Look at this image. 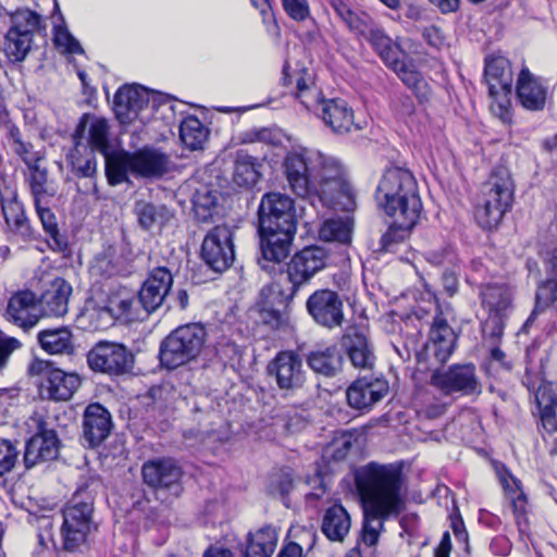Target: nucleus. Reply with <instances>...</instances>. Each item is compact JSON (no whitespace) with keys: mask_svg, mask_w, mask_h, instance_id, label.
<instances>
[{"mask_svg":"<svg viewBox=\"0 0 557 557\" xmlns=\"http://www.w3.org/2000/svg\"><path fill=\"white\" fill-rule=\"evenodd\" d=\"M258 166L257 158L244 150H239L236 154L234 168L235 182L242 186L255 184L259 178Z\"/></svg>","mask_w":557,"mask_h":557,"instance_id":"nucleus-49","label":"nucleus"},{"mask_svg":"<svg viewBox=\"0 0 557 557\" xmlns=\"http://www.w3.org/2000/svg\"><path fill=\"white\" fill-rule=\"evenodd\" d=\"M72 287L62 278H55L39 299L40 310L45 315L63 317L69 310Z\"/></svg>","mask_w":557,"mask_h":557,"instance_id":"nucleus-34","label":"nucleus"},{"mask_svg":"<svg viewBox=\"0 0 557 557\" xmlns=\"http://www.w3.org/2000/svg\"><path fill=\"white\" fill-rule=\"evenodd\" d=\"M516 94L519 103L529 111H542L547 99V87L534 76L528 67H523L517 79Z\"/></svg>","mask_w":557,"mask_h":557,"instance_id":"nucleus-29","label":"nucleus"},{"mask_svg":"<svg viewBox=\"0 0 557 557\" xmlns=\"http://www.w3.org/2000/svg\"><path fill=\"white\" fill-rule=\"evenodd\" d=\"M2 213L10 232L20 236L23 240L33 238V230L25 215L24 206L17 200V195L12 193L8 198L2 197Z\"/></svg>","mask_w":557,"mask_h":557,"instance_id":"nucleus-36","label":"nucleus"},{"mask_svg":"<svg viewBox=\"0 0 557 557\" xmlns=\"http://www.w3.org/2000/svg\"><path fill=\"white\" fill-rule=\"evenodd\" d=\"M259 231H296L294 201L281 193L265 194L258 209Z\"/></svg>","mask_w":557,"mask_h":557,"instance_id":"nucleus-13","label":"nucleus"},{"mask_svg":"<svg viewBox=\"0 0 557 557\" xmlns=\"http://www.w3.org/2000/svg\"><path fill=\"white\" fill-rule=\"evenodd\" d=\"M357 436L354 432H342L337 434L331 443L323 449V457L329 460H343L356 442Z\"/></svg>","mask_w":557,"mask_h":557,"instance_id":"nucleus-54","label":"nucleus"},{"mask_svg":"<svg viewBox=\"0 0 557 557\" xmlns=\"http://www.w3.org/2000/svg\"><path fill=\"white\" fill-rule=\"evenodd\" d=\"M92 513L94 504L89 498H84L82 491L64 507L61 535L66 550L74 552L86 543L88 534L95 528Z\"/></svg>","mask_w":557,"mask_h":557,"instance_id":"nucleus-10","label":"nucleus"},{"mask_svg":"<svg viewBox=\"0 0 557 557\" xmlns=\"http://www.w3.org/2000/svg\"><path fill=\"white\" fill-rule=\"evenodd\" d=\"M148 92L138 85H125L114 96V112L122 124H128L138 117L148 106Z\"/></svg>","mask_w":557,"mask_h":557,"instance_id":"nucleus-27","label":"nucleus"},{"mask_svg":"<svg viewBox=\"0 0 557 557\" xmlns=\"http://www.w3.org/2000/svg\"><path fill=\"white\" fill-rule=\"evenodd\" d=\"M17 458V450L11 442L2 440L0 441V476L10 472Z\"/></svg>","mask_w":557,"mask_h":557,"instance_id":"nucleus-60","label":"nucleus"},{"mask_svg":"<svg viewBox=\"0 0 557 557\" xmlns=\"http://www.w3.org/2000/svg\"><path fill=\"white\" fill-rule=\"evenodd\" d=\"M457 335L447 321L436 315L429 332V337L418 352L419 362L429 364L445 363L454 352Z\"/></svg>","mask_w":557,"mask_h":557,"instance_id":"nucleus-18","label":"nucleus"},{"mask_svg":"<svg viewBox=\"0 0 557 557\" xmlns=\"http://www.w3.org/2000/svg\"><path fill=\"white\" fill-rule=\"evenodd\" d=\"M26 183L33 196L34 202L50 200L55 195V189L49 181L48 169L42 163L28 166Z\"/></svg>","mask_w":557,"mask_h":557,"instance_id":"nucleus-43","label":"nucleus"},{"mask_svg":"<svg viewBox=\"0 0 557 557\" xmlns=\"http://www.w3.org/2000/svg\"><path fill=\"white\" fill-rule=\"evenodd\" d=\"M389 227L383 234L381 238L382 249L385 251H393L394 246L403 240H405L410 234L411 230L418 223V221H413L411 224L407 225V223H403L398 221L397 216H388Z\"/></svg>","mask_w":557,"mask_h":557,"instance_id":"nucleus-53","label":"nucleus"},{"mask_svg":"<svg viewBox=\"0 0 557 557\" xmlns=\"http://www.w3.org/2000/svg\"><path fill=\"white\" fill-rule=\"evenodd\" d=\"M208 136L209 129L198 117L189 115L182 121L180 126V138L190 150L203 149Z\"/></svg>","mask_w":557,"mask_h":557,"instance_id":"nucleus-46","label":"nucleus"},{"mask_svg":"<svg viewBox=\"0 0 557 557\" xmlns=\"http://www.w3.org/2000/svg\"><path fill=\"white\" fill-rule=\"evenodd\" d=\"M175 168L171 157L159 148L146 146L134 152L119 151L107 157V180L112 186L128 181L127 174L137 178L156 181Z\"/></svg>","mask_w":557,"mask_h":557,"instance_id":"nucleus-3","label":"nucleus"},{"mask_svg":"<svg viewBox=\"0 0 557 557\" xmlns=\"http://www.w3.org/2000/svg\"><path fill=\"white\" fill-rule=\"evenodd\" d=\"M321 152L306 147H295L284 158V174L292 191L300 198L313 200L317 195L314 165Z\"/></svg>","mask_w":557,"mask_h":557,"instance_id":"nucleus-9","label":"nucleus"},{"mask_svg":"<svg viewBox=\"0 0 557 557\" xmlns=\"http://www.w3.org/2000/svg\"><path fill=\"white\" fill-rule=\"evenodd\" d=\"M40 347L50 355H71L74 352L73 334L69 327L46 329L38 333Z\"/></svg>","mask_w":557,"mask_h":557,"instance_id":"nucleus-40","label":"nucleus"},{"mask_svg":"<svg viewBox=\"0 0 557 557\" xmlns=\"http://www.w3.org/2000/svg\"><path fill=\"white\" fill-rule=\"evenodd\" d=\"M53 40L59 49H62L67 53H84L78 40L70 33V30L62 25L54 26L53 28Z\"/></svg>","mask_w":557,"mask_h":557,"instance_id":"nucleus-56","label":"nucleus"},{"mask_svg":"<svg viewBox=\"0 0 557 557\" xmlns=\"http://www.w3.org/2000/svg\"><path fill=\"white\" fill-rule=\"evenodd\" d=\"M312 111L333 133L346 134L355 127V115L346 100L321 97Z\"/></svg>","mask_w":557,"mask_h":557,"instance_id":"nucleus-23","label":"nucleus"},{"mask_svg":"<svg viewBox=\"0 0 557 557\" xmlns=\"http://www.w3.org/2000/svg\"><path fill=\"white\" fill-rule=\"evenodd\" d=\"M497 475L505 491L506 496L509 498L511 503L518 529L520 532H523V524H525L528 498L522 490V484L520 480L513 476L509 472V470L504 466L497 468Z\"/></svg>","mask_w":557,"mask_h":557,"instance_id":"nucleus-33","label":"nucleus"},{"mask_svg":"<svg viewBox=\"0 0 557 557\" xmlns=\"http://www.w3.org/2000/svg\"><path fill=\"white\" fill-rule=\"evenodd\" d=\"M193 206L195 216L200 222H206L212 216L215 206L218 203L216 191L207 186H201L196 189L193 196Z\"/></svg>","mask_w":557,"mask_h":557,"instance_id":"nucleus-51","label":"nucleus"},{"mask_svg":"<svg viewBox=\"0 0 557 557\" xmlns=\"http://www.w3.org/2000/svg\"><path fill=\"white\" fill-rule=\"evenodd\" d=\"M320 234L325 240L348 243L351 237V226L349 221L330 219L323 223Z\"/></svg>","mask_w":557,"mask_h":557,"instance_id":"nucleus-55","label":"nucleus"},{"mask_svg":"<svg viewBox=\"0 0 557 557\" xmlns=\"http://www.w3.org/2000/svg\"><path fill=\"white\" fill-rule=\"evenodd\" d=\"M135 297L126 288H119L112 292L107 300V305L99 310V314L104 319L103 325L111 324L113 320L131 321L135 318L133 306Z\"/></svg>","mask_w":557,"mask_h":557,"instance_id":"nucleus-35","label":"nucleus"},{"mask_svg":"<svg viewBox=\"0 0 557 557\" xmlns=\"http://www.w3.org/2000/svg\"><path fill=\"white\" fill-rule=\"evenodd\" d=\"M92 272L104 277H110L119 273L117 263L110 252H106L96 258L92 265Z\"/></svg>","mask_w":557,"mask_h":557,"instance_id":"nucleus-61","label":"nucleus"},{"mask_svg":"<svg viewBox=\"0 0 557 557\" xmlns=\"http://www.w3.org/2000/svg\"><path fill=\"white\" fill-rule=\"evenodd\" d=\"M49 200L34 202L37 215L46 232L49 246L58 251H64L67 247L66 238L60 234L57 218L48 207Z\"/></svg>","mask_w":557,"mask_h":557,"instance_id":"nucleus-45","label":"nucleus"},{"mask_svg":"<svg viewBox=\"0 0 557 557\" xmlns=\"http://www.w3.org/2000/svg\"><path fill=\"white\" fill-rule=\"evenodd\" d=\"M267 374L275 389L283 396L300 391L307 382V371L301 356L295 350L278 351L267 366Z\"/></svg>","mask_w":557,"mask_h":557,"instance_id":"nucleus-12","label":"nucleus"},{"mask_svg":"<svg viewBox=\"0 0 557 557\" xmlns=\"http://www.w3.org/2000/svg\"><path fill=\"white\" fill-rule=\"evenodd\" d=\"M546 280L539 287L536 294V306L543 302L547 306L557 300V248L545 259Z\"/></svg>","mask_w":557,"mask_h":557,"instance_id":"nucleus-48","label":"nucleus"},{"mask_svg":"<svg viewBox=\"0 0 557 557\" xmlns=\"http://www.w3.org/2000/svg\"><path fill=\"white\" fill-rule=\"evenodd\" d=\"M87 362L94 371L122 374L132 369L134 356L122 344L99 342L87 354Z\"/></svg>","mask_w":557,"mask_h":557,"instance_id":"nucleus-19","label":"nucleus"},{"mask_svg":"<svg viewBox=\"0 0 557 557\" xmlns=\"http://www.w3.org/2000/svg\"><path fill=\"white\" fill-rule=\"evenodd\" d=\"M207 337L206 329L198 323L178 326L161 343L159 359L168 369H176L195 360L202 350Z\"/></svg>","mask_w":557,"mask_h":557,"instance_id":"nucleus-6","label":"nucleus"},{"mask_svg":"<svg viewBox=\"0 0 557 557\" xmlns=\"http://www.w3.org/2000/svg\"><path fill=\"white\" fill-rule=\"evenodd\" d=\"M535 399L544 428L550 431H556L557 424L555 412L557 408V391L555 384L550 382H542L536 388Z\"/></svg>","mask_w":557,"mask_h":557,"instance_id":"nucleus-42","label":"nucleus"},{"mask_svg":"<svg viewBox=\"0 0 557 557\" xmlns=\"http://www.w3.org/2000/svg\"><path fill=\"white\" fill-rule=\"evenodd\" d=\"M375 200L387 216H397L407 225L420 218L422 202L416 178L408 170H386L377 185Z\"/></svg>","mask_w":557,"mask_h":557,"instance_id":"nucleus-2","label":"nucleus"},{"mask_svg":"<svg viewBox=\"0 0 557 557\" xmlns=\"http://www.w3.org/2000/svg\"><path fill=\"white\" fill-rule=\"evenodd\" d=\"M366 39L387 66L395 64L400 57L405 55L400 47L377 26L373 28Z\"/></svg>","mask_w":557,"mask_h":557,"instance_id":"nucleus-47","label":"nucleus"},{"mask_svg":"<svg viewBox=\"0 0 557 557\" xmlns=\"http://www.w3.org/2000/svg\"><path fill=\"white\" fill-rule=\"evenodd\" d=\"M351 527L350 516L342 505H333L326 509L322 532L332 542H343Z\"/></svg>","mask_w":557,"mask_h":557,"instance_id":"nucleus-39","label":"nucleus"},{"mask_svg":"<svg viewBox=\"0 0 557 557\" xmlns=\"http://www.w3.org/2000/svg\"><path fill=\"white\" fill-rule=\"evenodd\" d=\"M286 14L297 22H302L310 15L308 0H281Z\"/></svg>","mask_w":557,"mask_h":557,"instance_id":"nucleus-59","label":"nucleus"},{"mask_svg":"<svg viewBox=\"0 0 557 557\" xmlns=\"http://www.w3.org/2000/svg\"><path fill=\"white\" fill-rule=\"evenodd\" d=\"M72 166L79 177H91L96 173V160L92 156L86 158L73 156Z\"/></svg>","mask_w":557,"mask_h":557,"instance_id":"nucleus-62","label":"nucleus"},{"mask_svg":"<svg viewBox=\"0 0 557 557\" xmlns=\"http://www.w3.org/2000/svg\"><path fill=\"white\" fill-rule=\"evenodd\" d=\"M134 212L140 227L147 231L164 225L172 218L171 211L164 205H156L146 200L136 201Z\"/></svg>","mask_w":557,"mask_h":557,"instance_id":"nucleus-44","label":"nucleus"},{"mask_svg":"<svg viewBox=\"0 0 557 557\" xmlns=\"http://www.w3.org/2000/svg\"><path fill=\"white\" fill-rule=\"evenodd\" d=\"M389 389L383 377L364 376L356 380L346 391L348 405L355 409H370L381 401Z\"/></svg>","mask_w":557,"mask_h":557,"instance_id":"nucleus-25","label":"nucleus"},{"mask_svg":"<svg viewBox=\"0 0 557 557\" xmlns=\"http://www.w3.org/2000/svg\"><path fill=\"white\" fill-rule=\"evenodd\" d=\"M431 384L446 395L460 393L465 396L479 395L481 382L473 363L453 364L437 369L431 375Z\"/></svg>","mask_w":557,"mask_h":557,"instance_id":"nucleus-16","label":"nucleus"},{"mask_svg":"<svg viewBox=\"0 0 557 557\" xmlns=\"http://www.w3.org/2000/svg\"><path fill=\"white\" fill-rule=\"evenodd\" d=\"M33 374H42L40 395L53 401H67L77 392L82 380L75 372H66L53 368L45 361H36L30 366Z\"/></svg>","mask_w":557,"mask_h":557,"instance_id":"nucleus-14","label":"nucleus"},{"mask_svg":"<svg viewBox=\"0 0 557 557\" xmlns=\"http://www.w3.org/2000/svg\"><path fill=\"white\" fill-rule=\"evenodd\" d=\"M247 140L264 143L276 147L283 145L285 135L278 128H261L247 134Z\"/></svg>","mask_w":557,"mask_h":557,"instance_id":"nucleus-58","label":"nucleus"},{"mask_svg":"<svg viewBox=\"0 0 557 557\" xmlns=\"http://www.w3.org/2000/svg\"><path fill=\"white\" fill-rule=\"evenodd\" d=\"M289 66L285 64L283 69V84L285 86L295 85V96L300 103L310 111L317 107L319 99L322 97L321 91L315 87L313 78L307 69H300L293 74L288 72Z\"/></svg>","mask_w":557,"mask_h":557,"instance_id":"nucleus-32","label":"nucleus"},{"mask_svg":"<svg viewBox=\"0 0 557 557\" xmlns=\"http://www.w3.org/2000/svg\"><path fill=\"white\" fill-rule=\"evenodd\" d=\"M307 364L317 374L334 377L342 371L343 356L338 348L332 345L310 351Z\"/></svg>","mask_w":557,"mask_h":557,"instance_id":"nucleus-38","label":"nucleus"},{"mask_svg":"<svg viewBox=\"0 0 557 557\" xmlns=\"http://www.w3.org/2000/svg\"><path fill=\"white\" fill-rule=\"evenodd\" d=\"M480 297L482 308L487 312V318L482 324L483 337L492 345H496L513 309L512 292L507 284L488 283L481 286Z\"/></svg>","mask_w":557,"mask_h":557,"instance_id":"nucleus-7","label":"nucleus"},{"mask_svg":"<svg viewBox=\"0 0 557 557\" xmlns=\"http://www.w3.org/2000/svg\"><path fill=\"white\" fill-rule=\"evenodd\" d=\"M341 346L350 364L357 370H372L376 356L373 345L363 331L357 326H349L342 339Z\"/></svg>","mask_w":557,"mask_h":557,"instance_id":"nucleus-22","label":"nucleus"},{"mask_svg":"<svg viewBox=\"0 0 557 557\" xmlns=\"http://www.w3.org/2000/svg\"><path fill=\"white\" fill-rule=\"evenodd\" d=\"M234 230L218 225L210 230L201 245V258L215 272L227 270L235 260Z\"/></svg>","mask_w":557,"mask_h":557,"instance_id":"nucleus-17","label":"nucleus"},{"mask_svg":"<svg viewBox=\"0 0 557 557\" xmlns=\"http://www.w3.org/2000/svg\"><path fill=\"white\" fill-rule=\"evenodd\" d=\"M10 141L12 150L22 159L27 168L44 162V153L35 150L30 143L24 141L17 128L10 131Z\"/></svg>","mask_w":557,"mask_h":557,"instance_id":"nucleus-52","label":"nucleus"},{"mask_svg":"<svg viewBox=\"0 0 557 557\" xmlns=\"http://www.w3.org/2000/svg\"><path fill=\"white\" fill-rule=\"evenodd\" d=\"M145 483L157 491L169 490L173 496L181 493L182 470L172 459H156L143 466Z\"/></svg>","mask_w":557,"mask_h":557,"instance_id":"nucleus-24","label":"nucleus"},{"mask_svg":"<svg viewBox=\"0 0 557 557\" xmlns=\"http://www.w3.org/2000/svg\"><path fill=\"white\" fill-rule=\"evenodd\" d=\"M314 171L317 195L313 196V200L319 199L325 207L334 210L352 211L356 207L355 193L341 162L321 152Z\"/></svg>","mask_w":557,"mask_h":557,"instance_id":"nucleus-4","label":"nucleus"},{"mask_svg":"<svg viewBox=\"0 0 557 557\" xmlns=\"http://www.w3.org/2000/svg\"><path fill=\"white\" fill-rule=\"evenodd\" d=\"M5 318L24 330L36 325L40 315L35 294L29 290L14 294L8 301Z\"/></svg>","mask_w":557,"mask_h":557,"instance_id":"nucleus-30","label":"nucleus"},{"mask_svg":"<svg viewBox=\"0 0 557 557\" xmlns=\"http://www.w3.org/2000/svg\"><path fill=\"white\" fill-rule=\"evenodd\" d=\"M306 307L312 319L324 327L334 329L344 322V305L334 290H315L307 299Z\"/></svg>","mask_w":557,"mask_h":557,"instance_id":"nucleus-21","label":"nucleus"},{"mask_svg":"<svg viewBox=\"0 0 557 557\" xmlns=\"http://www.w3.org/2000/svg\"><path fill=\"white\" fill-rule=\"evenodd\" d=\"M356 484L363 502L362 540L373 546L384 529V521L405 509L403 471L396 463L370 462L356 473Z\"/></svg>","mask_w":557,"mask_h":557,"instance_id":"nucleus-1","label":"nucleus"},{"mask_svg":"<svg viewBox=\"0 0 557 557\" xmlns=\"http://www.w3.org/2000/svg\"><path fill=\"white\" fill-rule=\"evenodd\" d=\"M330 255L324 247L308 246L296 252L287 263L286 274L290 283V295L294 296L312 277L322 271L329 261Z\"/></svg>","mask_w":557,"mask_h":557,"instance_id":"nucleus-15","label":"nucleus"},{"mask_svg":"<svg viewBox=\"0 0 557 557\" xmlns=\"http://www.w3.org/2000/svg\"><path fill=\"white\" fill-rule=\"evenodd\" d=\"M513 183L509 171L496 169L483 184L475 208V219L481 227L491 230L499 224L504 214L511 207Z\"/></svg>","mask_w":557,"mask_h":557,"instance_id":"nucleus-5","label":"nucleus"},{"mask_svg":"<svg viewBox=\"0 0 557 557\" xmlns=\"http://www.w3.org/2000/svg\"><path fill=\"white\" fill-rule=\"evenodd\" d=\"M111 428V416L103 406L91 404L86 408L83 421V440L88 447L99 446L109 436Z\"/></svg>","mask_w":557,"mask_h":557,"instance_id":"nucleus-28","label":"nucleus"},{"mask_svg":"<svg viewBox=\"0 0 557 557\" xmlns=\"http://www.w3.org/2000/svg\"><path fill=\"white\" fill-rule=\"evenodd\" d=\"M394 108L400 116H410L414 113V103L409 96H399L394 103Z\"/></svg>","mask_w":557,"mask_h":557,"instance_id":"nucleus-64","label":"nucleus"},{"mask_svg":"<svg viewBox=\"0 0 557 557\" xmlns=\"http://www.w3.org/2000/svg\"><path fill=\"white\" fill-rule=\"evenodd\" d=\"M42 18L28 9H21L11 15V26L3 42V52L10 62L26 59L33 45L34 35L42 28Z\"/></svg>","mask_w":557,"mask_h":557,"instance_id":"nucleus-11","label":"nucleus"},{"mask_svg":"<svg viewBox=\"0 0 557 557\" xmlns=\"http://www.w3.org/2000/svg\"><path fill=\"white\" fill-rule=\"evenodd\" d=\"M392 69L405 85L414 90L418 97L428 96V85L419 72L411 64H407L404 57H400L395 64L388 66Z\"/></svg>","mask_w":557,"mask_h":557,"instance_id":"nucleus-50","label":"nucleus"},{"mask_svg":"<svg viewBox=\"0 0 557 557\" xmlns=\"http://www.w3.org/2000/svg\"><path fill=\"white\" fill-rule=\"evenodd\" d=\"M172 284V273L164 267L156 268L149 273L138 293V299L148 313L162 305Z\"/></svg>","mask_w":557,"mask_h":557,"instance_id":"nucleus-26","label":"nucleus"},{"mask_svg":"<svg viewBox=\"0 0 557 557\" xmlns=\"http://www.w3.org/2000/svg\"><path fill=\"white\" fill-rule=\"evenodd\" d=\"M345 24L355 34L362 36L364 39L376 26L371 17L363 12H351Z\"/></svg>","mask_w":557,"mask_h":557,"instance_id":"nucleus-57","label":"nucleus"},{"mask_svg":"<svg viewBox=\"0 0 557 557\" xmlns=\"http://www.w3.org/2000/svg\"><path fill=\"white\" fill-rule=\"evenodd\" d=\"M27 426L34 429L36 433L26 443L25 466L32 468L41 461L55 459L59 454V440L55 432L46 428V422L40 416L30 417Z\"/></svg>","mask_w":557,"mask_h":557,"instance_id":"nucleus-20","label":"nucleus"},{"mask_svg":"<svg viewBox=\"0 0 557 557\" xmlns=\"http://www.w3.org/2000/svg\"><path fill=\"white\" fill-rule=\"evenodd\" d=\"M277 544V531L264 525L255 532H249L245 557H272Z\"/></svg>","mask_w":557,"mask_h":557,"instance_id":"nucleus-41","label":"nucleus"},{"mask_svg":"<svg viewBox=\"0 0 557 557\" xmlns=\"http://www.w3.org/2000/svg\"><path fill=\"white\" fill-rule=\"evenodd\" d=\"M484 78L492 100V113L502 122L510 123L512 71L509 60L502 55L488 57L485 61Z\"/></svg>","mask_w":557,"mask_h":557,"instance_id":"nucleus-8","label":"nucleus"},{"mask_svg":"<svg viewBox=\"0 0 557 557\" xmlns=\"http://www.w3.org/2000/svg\"><path fill=\"white\" fill-rule=\"evenodd\" d=\"M260 249L262 260L259 263L263 269V262L280 263L287 258L296 231H259Z\"/></svg>","mask_w":557,"mask_h":557,"instance_id":"nucleus-31","label":"nucleus"},{"mask_svg":"<svg viewBox=\"0 0 557 557\" xmlns=\"http://www.w3.org/2000/svg\"><path fill=\"white\" fill-rule=\"evenodd\" d=\"M14 408V398L8 391H0V424H4Z\"/></svg>","mask_w":557,"mask_h":557,"instance_id":"nucleus-63","label":"nucleus"},{"mask_svg":"<svg viewBox=\"0 0 557 557\" xmlns=\"http://www.w3.org/2000/svg\"><path fill=\"white\" fill-rule=\"evenodd\" d=\"M109 123L106 119L99 116L84 115L77 127V134L87 132V141L92 150H97L104 156H112L115 152H109Z\"/></svg>","mask_w":557,"mask_h":557,"instance_id":"nucleus-37","label":"nucleus"}]
</instances>
